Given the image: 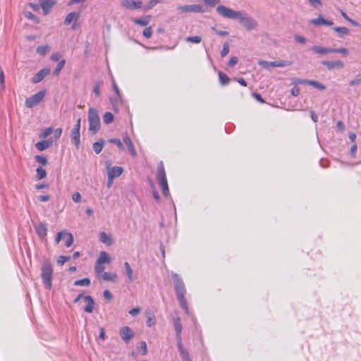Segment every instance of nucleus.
Segmentation results:
<instances>
[{
  "label": "nucleus",
  "instance_id": "9d476101",
  "mask_svg": "<svg viewBox=\"0 0 361 361\" xmlns=\"http://www.w3.org/2000/svg\"><path fill=\"white\" fill-rule=\"evenodd\" d=\"M120 336L122 340L128 343L134 337L135 334L129 326H123L119 330Z\"/></svg>",
  "mask_w": 361,
  "mask_h": 361
},
{
  "label": "nucleus",
  "instance_id": "20e7f679",
  "mask_svg": "<svg viewBox=\"0 0 361 361\" xmlns=\"http://www.w3.org/2000/svg\"><path fill=\"white\" fill-rule=\"evenodd\" d=\"M157 178L159 184L162 188L164 195L167 197L169 194V189L163 161H160L159 164Z\"/></svg>",
  "mask_w": 361,
  "mask_h": 361
},
{
  "label": "nucleus",
  "instance_id": "79ce46f5",
  "mask_svg": "<svg viewBox=\"0 0 361 361\" xmlns=\"http://www.w3.org/2000/svg\"><path fill=\"white\" fill-rule=\"evenodd\" d=\"M25 17L27 19L32 20L36 23H39V19L30 11H26L25 13Z\"/></svg>",
  "mask_w": 361,
  "mask_h": 361
},
{
  "label": "nucleus",
  "instance_id": "0eeeda50",
  "mask_svg": "<svg viewBox=\"0 0 361 361\" xmlns=\"http://www.w3.org/2000/svg\"><path fill=\"white\" fill-rule=\"evenodd\" d=\"M238 20L247 30H254L257 27V22L255 19L245 16L243 11L240 12V16Z\"/></svg>",
  "mask_w": 361,
  "mask_h": 361
},
{
  "label": "nucleus",
  "instance_id": "69168bd1",
  "mask_svg": "<svg viewBox=\"0 0 361 361\" xmlns=\"http://www.w3.org/2000/svg\"><path fill=\"white\" fill-rule=\"evenodd\" d=\"M310 80L306 79H297L294 83L295 85H309Z\"/></svg>",
  "mask_w": 361,
  "mask_h": 361
},
{
  "label": "nucleus",
  "instance_id": "58836bf2",
  "mask_svg": "<svg viewBox=\"0 0 361 361\" xmlns=\"http://www.w3.org/2000/svg\"><path fill=\"white\" fill-rule=\"evenodd\" d=\"M49 49V47L48 45L39 46L37 48V53L43 56L48 52Z\"/></svg>",
  "mask_w": 361,
  "mask_h": 361
},
{
  "label": "nucleus",
  "instance_id": "8fccbe9b",
  "mask_svg": "<svg viewBox=\"0 0 361 361\" xmlns=\"http://www.w3.org/2000/svg\"><path fill=\"white\" fill-rule=\"evenodd\" d=\"M109 142L116 144L120 149L124 150L123 145L119 139L112 138L109 140Z\"/></svg>",
  "mask_w": 361,
  "mask_h": 361
},
{
  "label": "nucleus",
  "instance_id": "5fc2aeb1",
  "mask_svg": "<svg viewBox=\"0 0 361 361\" xmlns=\"http://www.w3.org/2000/svg\"><path fill=\"white\" fill-rule=\"evenodd\" d=\"M341 14H342V16H343L345 20H347L348 21H349V22H350L353 25L356 26V27H357V26H359V23H358L357 22H356L355 20H353V19L350 18L348 16V15H347L345 12L342 11V12H341Z\"/></svg>",
  "mask_w": 361,
  "mask_h": 361
},
{
  "label": "nucleus",
  "instance_id": "a878e982",
  "mask_svg": "<svg viewBox=\"0 0 361 361\" xmlns=\"http://www.w3.org/2000/svg\"><path fill=\"white\" fill-rule=\"evenodd\" d=\"M102 278L104 281H115L117 279V275L113 272H104L102 274Z\"/></svg>",
  "mask_w": 361,
  "mask_h": 361
},
{
  "label": "nucleus",
  "instance_id": "0e129e2a",
  "mask_svg": "<svg viewBox=\"0 0 361 361\" xmlns=\"http://www.w3.org/2000/svg\"><path fill=\"white\" fill-rule=\"evenodd\" d=\"M93 92H94V94L97 95V96H99L100 95V85H99V82H96L94 84V88H93Z\"/></svg>",
  "mask_w": 361,
  "mask_h": 361
},
{
  "label": "nucleus",
  "instance_id": "bf43d9fd",
  "mask_svg": "<svg viewBox=\"0 0 361 361\" xmlns=\"http://www.w3.org/2000/svg\"><path fill=\"white\" fill-rule=\"evenodd\" d=\"M103 295H104V298L106 300H109V301L111 300H112V298H113V295H112V293H111L109 290H105L104 291V293H103Z\"/></svg>",
  "mask_w": 361,
  "mask_h": 361
},
{
  "label": "nucleus",
  "instance_id": "338daca9",
  "mask_svg": "<svg viewBox=\"0 0 361 361\" xmlns=\"http://www.w3.org/2000/svg\"><path fill=\"white\" fill-rule=\"evenodd\" d=\"M238 63V58L236 56H233L230 59L229 61H228V66H234L237 64Z\"/></svg>",
  "mask_w": 361,
  "mask_h": 361
},
{
  "label": "nucleus",
  "instance_id": "c756f323",
  "mask_svg": "<svg viewBox=\"0 0 361 361\" xmlns=\"http://www.w3.org/2000/svg\"><path fill=\"white\" fill-rule=\"evenodd\" d=\"M104 142L102 139L98 140L97 142H95L93 144L92 148L96 154H99L102 152V150L104 147Z\"/></svg>",
  "mask_w": 361,
  "mask_h": 361
},
{
  "label": "nucleus",
  "instance_id": "6ab92c4d",
  "mask_svg": "<svg viewBox=\"0 0 361 361\" xmlns=\"http://www.w3.org/2000/svg\"><path fill=\"white\" fill-rule=\"evenodd\" d=\"M132 20L135 24L139 25L140 26H146L150 22L151 16L148 15L144 16L140 18H133Z\"/></svg>",
  "mask_w": 361,
  "mask_h": 361
},
{
  "label": "nucleus",
  "instance_id": "f8f14e48",
  "mask_svg": "<svg viewBox=\"0 0 361 361\" xmlns=\"http://www.w3.org/2000/svg\"><path fill=\"white\" fill-rule=\"evenodd\" d=\"M123 171V169L121 166L111 167L110 164H107V176H111V178H115L120 176Z\"/></svg>",
  "mask_w": 361,
  "mask_h": 361
},
{
  "label": "nucleus",
  "instance_id": "72a5a7b5",
  "mask_svg": "<svg viewBox=\"0 0 361 361\" xmlns=\"http://www.w3.org/2000/svg\"><path fill=\"white\" fill-rule=\"evenodd\" d=\"M272 62V67H286L291 64L290 62L284 60H278Z\"/></svg>",
  "mask_w": 361,
  "mask_h": 361
},
{
  "label": "nucleus",
  "instance_id": "f704fd0d",
  "mask_svg": "<svg viewBox=\"0 0 361 361\" xmlns=\"http://www.w3.org/2000/svg\"><path fill=\"white\" fill-rule=\"evenodd\" d=\"M219 78L220 83L223 85H227L229 82V78L222 72L219 73Z\"/></svg>",
  "mask_w": 361,
  "mask_h": 361
},
{
  "label": "nucleus",
  "instance_id": "e433bc0d",
  "mask_svg": "<svg viewBox=\"0 0 361 361\" xmlns=\"http://www.w3.org/2000/svg\"><path fill=\"white\" fill-rule=\"evenodd\" d=\"M65 237L66 238L65 245L69 247L73 243V235L71 233H65Z\"/></svg>",
  "mask_w": 361,
  "mask_h": 361
},
{
  "label": "nucleus",
  "instance_id": "423d86ee",
  "mask_svg": "<svg viewBox=\"0 0 361 361\" xmlns=\"http://www.w3.org/2000/svg\"><path fill=\"white\" fill-rule=\"evenodd\" d=\"M45 96V91L42 90L31 97L27 98L25 102V105L27 108H32L39 104Z\"/></svg>",
  "mask_w": 361,
  "mask_h": 361
},
{
  "label": "nucleus",
  "instance_id": "1a4fd4ad",
  "mask_svg": "<svg viewBox=\"0 0 361 361\" xmlns=\"http://www.w3.org/2000/svg\"><path fill=\"white\" fill-rule=\"evenodd\" d=\"M178 10L181 13H202V6L199 4L184 5L178 6Z\"/></svg>",
  "mask_w": 361,
  "mask_h": 361
},
{
  "label": "nucleus",
  "instance_id": "ddd939ff",
  "mask_svg": "<svg viewBox=\"0 0 361 361\" xmlns=\"http://www.w3.org/2000/svg\"><path fill=\"white\" fill-rule=\"evenodd\" d=\"M50 73L49 68H44L37 72L32 79L33 83H38L41 82L46 76Z\"/></svg>",
  "mask_w": 361,
  "mask_h": 361
},
{
  "label": "nucleus",
  "instance_id": "473e14b6",
  "mask_svg": "<svg viewBox=\"0 0 361 361\" xmlns=\"http://www.w3.org/2000/svg\"><path fill=\"white\" fill-rule=\"evenodd\" d=\"M37 175L36 178L37 180H42L47 176V171L44 169L42 167H37L36 169Z\"/></svg>",
  "mask_w": 361,
  "mask_h": 361
},
{
  "label": "nucleus",
  "instance_id": "cd10ccee",
  "mask_svg": "<svg viewBox=\"0 0 361 361\" xmlns=\"http://www.w3.org/2000/svg\"><path fill=\"white\" fill-rule=\"evenodd\" d=\"M124 267H125L126 275H127L129 281H133L135 280V277L133 276V271L132 268L130 267L129 263L126 262L124 263Z\"/></svg>",
  "mask_w": 361,
  "mask_h": 361
},
{
  "label": "nucleus",
  "instance_id": "6e6552de",
  "mask_svg": "<svg viewBox=\"0 0 361 361\" xmlns=\"http://www.w3.org/2000/svg\"><path fill=\"white\" fill-rule=\"evenodd\" d=\"M80 122L81 119L78 118L75 125L73 128L71 130V137L72 142L76 146V147H78L80 146Z\"/></svg>",
  "mask_w": 361,
  "mask_h": 361
},
{
  "label": "nucleus",
  "instance_id": "c03bdc74",
  "mask_svg": "<svg viewBox=\"0 0 361 361\" xmlns=\"http://www.w3.org/2000/svg\"><path fill=\"white\" fill-rule=\"evenodd\" d=\"M258 65L265 69H269L271 67H272V62L260 60L258 61Z\"/></svg>",
  "mask_w": 361,
  "mask_h": 361
},
{
  "label": "nucleus",
  "instance_id": "2f4dec72",
  "mask_svg": "<svg viewBox=\"0 0 361 361\" xmlns=\"http://www.w3.org/2000/svg\"><path fill=\"white\" fill-rule=\"evenodd\" d=\"M90 280L89 278H84L82 279L76 280L74 285L76 286H89L90 285Z\"/></svg>",
  "mask_w": 361,
  "mask_h": 361
},
{
  "label": "nucleus",
  "instance_id": "37998d69",
  "mask_svg": "<svg viewBox=\"0 0 361 361\" xmlns=\"http://www.w3.org/2000/svg\"><path fill=\"white\" fill-rule=\"evenodd\" d=\"M65 63H66V61L64 59H63L59 62L58 65L56 66V68H55V70L54 71V74L55 75H58L60 73V72H61V69L63 68V67L64 66Z\"/></svg>",
  "mask_w": 361,
  "mask_h": 361
},
{
  "label": "nucleus",
  "instance_id": "2eb2a0df",
  "mask_svg": "<svg viewBox=\"0 0 361 361\" xmlns=\"http://www.w3.org/2000/svg\"><path fill=\"white\" fill-rule=\"evenodd\" d=\"M322 64L324 65L329 70H332L334 68L341 69L344 68V63L341 60L334 61H322Z\"/></svg>",
  "mask_w": 361,
  "mask_h": 361
},
{
  "label": "nucleus",
  "instance_id": "9b49d317",
  "mask_svg": "<svg viewBox=\"0 0 361 361\" xmlns=\"http://www.w3.org/2000/svg\"><path fill=\"white\" fill-rule=\"evenodd\" d=\"M121 4L123 7L129 10L140 9L142 6V2L140 0H123Z\"/></svg>",
  "mask_w": 361,
  "mask_h": 361
},
{
  "label": "nucleus",
  "instance_id": "c9c22d12",
  "mask_svg": "<svg viewBox=\"0 0 361 361\" xmlns=\"http://www.w3.org/2000/svg\"><path fill=\"white\" fill-rule=\"evenodd\" d=\"M114 115L111 112H106L103 116V121L106 124H109L114 121Z\"/></svg>",
  "mask_w": 361,
  "mask_h": 361
},
{
  "label": "nucleus",
  "instance_id": "bb28decb",
  "mask_svg": "<svg viewBox=\"0 0 361 361\" xmlns=\"http://www.w3.org/2000/svg\"><path fill=\"white\" fill-rule=\"evenodd\" d=\"M79 18V14L77 13L76 12H71L69 13L66 18H65V20H64V23L66 25H69L71 23V22L73 20H78Z\"/></svg>",
  "mask_w": 361,
  "mask_h": 361
},
{
  "label": "nucleus",
  "instance_id": "6e6d98bb",
  "mask_svg": "<svg viewBox=\"0 0 361 361\" xmlns=\"http://www.w3.org/2000/svg\"><path fill=\"white\" fill-rule=\"evenodd\" d=\"M52 132H53V128H46V129H44V130L41 133V135H40V137L46 138V137H48L49 135H51Z\"/></svg>",
  "mask_w": 361,
  "mask_h": 361
},
{
  "label": "nucleus",
  "instance_id": "3c124183",
  "mask_svg": "<svg viewBox=\"0 0 361 361\" xmlns=\"http://www.w3.org/2000/svg\"><path fill=\"white\" fill-rule=\"evenodd\" d=\"M229 52V45L228 42H225L223 46V49L221 51V56L222 57L226 56Z\"/></svg>",
  "mask_w": 361,
  "mask_h": 361
},
{
  "label": "nucleus",
  "instance_id": "de8ad7c7",
  "mask_svg": "<svg viewBox=\"0 0 361 361\" xmlns=\"http://www.w3.org/2000/svg\"><path fill=\"white\" fill-rule=\"evenodd\" d=\"M142 35L146 38H150L152 37V27L149 26V27H147L145 28L143 32H142Z\"/></svg>",
  "mask_w": 361,
  "mask_h": 361
},
{
  "label": "nucleus",
  "instance_id": "774afa93",
  "mask_svg": "<svg viewBox=\"0 0 361 361\" xmlns=\"http://www.w3.org/2000/svg\"><path fill=\"white\" fill-rule=\"evenodd\" d=\"M65 233H66L65 231L59 232L57 233L55 239L56 243H59L61 241L62 237L65 236Z\"/></svg>",
  "mask_w": 361,
  "mask_h": 361
},
{
  "label": "nucleus",
  "instance_id": "a18cd8bd",
  "mask_svg": "<svg viewBox=\"0 0 361 361\" xmlns=\"http://www.w3.org/2000/svg\"><path fill=\"white\" fill-rule=\"evenodd\" d=\"M161 0H150L145 6V10H149L160 3Z\"/></svg>",
  "mask_w": 361,
  "mask_h": 361
},
{
  "label": "nucleus",
  "instance_id": "b1692460",
  "mask_svg": "<svg viewBox=\"0 0 361 361\" xmlns=\"http://www.w3.org/2000/svg\"><path fill=\"white\" fill-rule=\"evenodd\" d=\"M99 238H100V240L103 243H104V244H106L107 245H111L112 244V243H113L111 236L110 235H108L105 232H101L100 233Z\"/></svg>",
  "mask_w": 361,
  "mask_h": 361
},
{
  "label": "nucleus",
  "instance_id": "4c0bfd02",
  "mask_svg": "<svg viewBox=\"0 0 361 361\" xmlns=\"http://www.w3.org/2000/svg\"><path fill=\"white\" fill-rule=\"evenodd\" d=\"M309 85L319 90H324L325 89V86L324 85L316 80H310Z\"/></svg>",
  "mask_w": 361,
  "mask_h": 361
},
{
  "label": "nucleus",
  "instance_id": "412c9836",
  "mask_svg": "<svg viewBox=\"0 0 361 361\" xmlns=\"http://www.w3.org/2000/svg\"><path fill=\"white\" fill-rule=\"evenodd\" d=\"M110 262H111V257H110L109 255L105 251H102L99 253V256L97 260V262L100 263V264H104V263H109Z\"/></svg>",
  "mask_w": 361,
  "mask_h": 361
},
{
  "label": "nucleus",
  "instance_id": "aec40b11",
  "mask_svg": "<svg viewBox=\"0 0 361 361\" xmlns=\"http://www.w3.org/2000/svg\"><path fill=\"white\" fill-rule=\"evenodd\" d=\"M178 350L183 361H192L189 353L183 348L182 341L178 342Z\"/></svg>",
  "mask_w": 361,
  "mask_h": 361
},
{
  "label": "nucleus",
  "instance_id": "f03ea898",
  "mask_svg": "<svg viewBox=\"0 0 361 361\" xmlns=\"http://www.w3.org/2000/svg\"><path fill=\"white\" fill-rule=\"evenodd\" d=\"M41 277L45 288L51 290L52 288L53 268L51 262L48 259H44L41 267Z\"/></svg>",
  "mask_w": 361,
  "mask_h": 361
},
{
  "label": "nucleus",
  "instance_id": "39448f33",
  "mask_svg": "<svg viewBox=\"0 0 361 361\" xmlns=\"http://www.w3.org/2000/svg\"><path fill=\"white\" fill-rule=\"evenodd\" d=\"M216 13L219 16H221L225 18L233 19V20H235V19H238V18H240V12H241V11H233L224 5H219L216 7Z\"/></svg>",
  "mask_w": 361,
  "mask_h": 361
},
{
  "label": "nucleus",
  "instance_id": "7c9ffc66",
  "mask_svg": "<svg viewBox=\"0 0 361 361\" xmlns=\"http://www.w3.org/2000/svg\"><path fill=\"white\" fill-rule=\"evenodd\" d=\"M334 30L337 32L341 37L348 35L350 33L349 29L345 27H336Z\"/></svg>",
  "mask_w": 361,
  "mask_h": 361
},
{
  "label": "nucleus",
  "instance_id": "603ef678",
  "mask_svg": "<svg viewBox=\"0 0 361 361\" xmlns=\"http://www.w3.org/2000/svg\"><path fill=\"white\" fill-rule=\"evenodd\" d=\"M331 53H339L345 55L348 54V49L346 48L332 49Z\"/></svg>",
  "mask_w": 361,
  "mask_h": 361
},
{
  "label": "nucleus",
  "instance_id": "13d9d810",
  "mask_svg": "<svg viewBox=\"0 0 361 361\" xmlns=\"http://www.w3.org/2000/svg\"><path fill=\"white\" fill-rule=\"evenodd\" d=\"M147 326L150 327L155 324V318L152 316H149L146 322Z\"/></svg>",
  "mask_w": 361,
  "mask_h": 361
},
{
  "label": "nucleus",
  "instance_id": "f3484780",
  "mask_svg": "<svg viewBox=\"0 0 361 361\" xmlns=\"http://www.w3.org/2000/svg\"><path fill=\"white\" fill-rule=\"evenodd\" d=\"M310 23L317 25V26H321V25H332L334 23L332 21L324 19L322 16H319L317 18H314L311 20Z\"/></svg>",
  "mask_w": 361,
  "mask_h": 361
},
{
  "label": "nucleus",
  "instance_id": "7ed1b4c3",
  "mask_svg": "<svg viewBox=\"0 0 361 361\" xmlns=\"http://www.w3.org/2000/svg\"><path fill=\"white\" fill-rule=\"evenodd\" d=\"M89 131L96 134L100 129V118L96 109L91 107L88 110Z\"/></svg>",
  "mask_w": 361,
  "mask_h": 361
},
{
  "label": "nucleus",
  "instance_id": "5701e85b",
  "mask_svg": "<svg viewBox=\"0 0 361 361\" xmlns=\"http://www.w3.org/2000/svg\"><path fill=\"white\" fill-rule=\"evenodd\" d=\"M123 142L128 146V149H129L130 154H132V156L136 157L137 153L134 149V147H133V142H132L130 138L128 135H126V137H123Z\"/></svg>",
  "mask_w": 361,
  "mask_h": 361
},
{
  "label": "nucleus",
  "instance_id": "a211bd4d",
  "mask_svg": "<svg viewBox=\"0 0 361 361\" xmlns=\"http://www.w3.org/2000/svg\"><path fill=\"white\" fill-rule=\"evenodd\" d=\"M173 324H174V328H175V331H176V336L177 341H178V342L182 341L181 336H180V333L182 331V325H181L180 320L179 317H176L173 319Z\"/></svg>",
  "mask_w": 361,
  "mask_h": 361
},
{
  "label": "nucleus",
  "instance_id": "4468645a",
  "mask_svg": "<svg viewBox=\"0 0 361 361\" xmlns=\"http://www.w3.org/2000/svg\"><path fill=\"white\" fill-rule=\"evenodd\" d=\"M35 231L41 240H44L47 236V226L45 223H40L35 225Z\"/></svg>",
  "mask_w": 361,
  "mask_h": 361
},
{
  "label": "nucleus",
  "instance_id": "e2e57ef3",
  "mask_svg": "<svg viewBox=\"0 0 361 361\" xmlns=\"http://www.w3.org/2000/svg\"><path fill=\"white\" fill-rule=\"evenodd\" d=\"M295 39L297 42L300 44H305L307 42L306 38L301 35H295Z\"/></svg>",
  "mask_w": 361,
  "mask_h": 361
},
{
  "label": "nucleus",
  "instance_id": "864d4df0",
  "mask_svg": "<svg viewBox=\"0 0 361 361\" xmlns=\"http://www.w3.org/2000/svg\"><path fill=\"white\" fill-rule=\"evenodd\" d=\"M151 188H152V195H153V197L157 201V202H159L160 200V196L158 193V192L155 189V187H154V185L153 183L151 182Z\"/></svg>",
  "mask_w": 361,
  "mask_h": 361
},
{
  "label": "nucleus",
  "instance_id": "c85d7f7f",
  "mask_svg": "<svg viewBox=\"0 0 361 361\" xmlns=\"http://www.w3.org/2000/svg\"><path fill=\"white\" fill-rule=\"evenodd\" d=\"M51 145V142L48 140H43L41 142H38L36 144V147L39 151H43L47 148H49Z\"/></svg>",
  "mask_w": 361,
  "mask_h": 361
},
{
  "label": "nucleus",
  "instance_id": "dca6fc26",
  "mask_svg": "<svg viewBox=\"0 0 361 361\" xmlns=\"http://www.w3.org/2000/svg\"><path fill=\"white\" fill-rule=\"evenodd\" d=\"M86 306L84 307V311L88 313H92L94 307V302L92 296L85 295L84 297Z\"/></svg>",
  "mask_w": 361,
  "mask_h": 361
},
{
  "label": "nucleus",
  "instance_id": "4d7b16f0",
  "mask_svg": "<svg viewBox=\"0 0 361 361\" xmlns=\"http://www.w3.org/2000/svg\"><path fill=\"white\" fill-rule=\"evenodd\" d=\"M72 200L74 202H80L82 200V196L80 192H75L72 195Z\"/></svg>",
  "mask_w": 361,
  "mask_h": 361
},
{
  "label": "nucleus",
  "instance_id": "09e8293b",
  "mask_svg": "<svg viewBox=\"0 0 361 361\" xmlns=\"http://www.w3.org/2000/svg\"><path fill=\"white\" fill-rule=\"evenodd\" d=\"M71 259L70 256H59L57 259V263L59 265H63L66 262Z\"/></svg>",
  "mask_w": 361,
  "mask_h": 361
},
{
  "label": "nucleus",
  "instance_id": "393cba45",
  "mask_svg": "<svg viewBox=\"0 0 361 361\" xmlns=\"http://www.w3.org/2000/svg\"><path fill=\"white\" fill-rule=\"evenodd\" d=\"M311 49L317 53L320 54H326L328 53H331L332 49L331 48H326V47H322L318 46H313Z\"/></svg>",
  "mask_w": 361,
  "mask_h": 361
},
{
  "label": "nucleus",
  "instance_id": "f257e3e1",
  "mask_svg": "<svg viewBox=\"0 0 361 361\" xmlns=\"http://www.w3.org/2000/svg\"><path fill=\"white\" fill-rule=\"evenodd\" d=\"M171 277L173 279V281L174 282L175 286V291L176 296L178 298V300L179 301L180 307L184 310L186 314L189 313V308L187 304V300L185 298V294L186 292L185 284L182 279L180 278L178 274L176 273L171 274Z\"/></svg>",
  "mask_w": 361,
  "mask_h": 361
},
{
  "label": "nucleus",
  "instance_id": "ea45409f",
  "mask_svg": "<svg viewBox=\"0 0 361 361\" xmlns=\"http://www.w3.org/2000/svg\"><path fill=\"white\" fill-rule=\"evenodd\" d=\"M35 159L37 163H39L43 166H45L48 164L47 157H44V156L36 155L35 157Z\"/></svg>",
  "mask_w": 361,
  "mask_h": 361
},
{
  "label": "nucleus",
  "instance_id": "052dcab7",
  "mask_svg": "<svg viewBox=\"0 0 361 361\" xmlns=\"http://www.w3.org/2000/svg\"><path fill=\"white\" fill-rule=\"evenodd\" d=\"M140 349L142 350V355H146L147 353V346L145 341H141L140 342Z\"/></svg>",
  "mask_w": 361,
  "mask_h": 361
},
{
  "label": "nucleus",
  "instance_id": "4be33fe9",
  "mask_svg": "<svg viewBox=\"0 0 361 361\" xmlns=\"http://www.w3.org/2000/svg\"><path fill=\"white\" fill-rule=\"evenodd\" d=\"M54 3L51 0H41L40 5L44 12L47 14L51 8L54 6Z\"/></svg>",
  "mask_w": 361,
  "mask_h": 361
},
{
  "label": "nucleus",
  "instance_id": "a19ab883",
  "mask_svg": "<svg viewBox=\"0 0 361 361\" xmlns=\"http://www.w3.org/2000/svg\"><path fill=\"white\" fill-rule=\"evenodd\" d=\"M185 40L188 42L199 44V43H200L202 38L200 36H190V37H188L185 39Z\"/></svg>",
  "mask_w": 361,
  "mask_h": 361
},
{
  "label": "nucleus",
  "instance_id": "680f3d73",
  "mask_svg": "<svg viewBox=\"0 0 361 361\" xmlns=\"http://www.w3.org/2000/svg\"><path fill=\"white\" fill-rule=\"evenodd\" d=\"M140 311L141 310L140 307H135L129 311V314L133 317H135L140 312Z\"/></svg>",
  "mask_w": 361,
  "mask_h": 361
},
{
  "label": "nucleus",
  "instance_id": "49530a36",
  "mask_svg": "<svg viewBox=\"0 0 361 361\" xmlns=\"http://www.w3.org/2000/svg\"><path fill=\"white\" fill-rule=\"evenodd\" d=\"M102 264H103L96 262V264L94 267V271H95L96 274L100 275V274H103V271L104 270V267Z\"/></svg>",
  "mask_w": 361,
  "mask_h": 361
}]
</instances>
